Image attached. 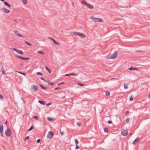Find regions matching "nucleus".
<instances>
[{
	"label": "nucleus",
	"instance_id": "obj_1",
	"mask_svg": "<svg viewBox=\"0 0 150 150\" xmlns=\"http://www.w3.org/2000/svg\"><path fill=\"white\" fill-rule=\"evenodd\" d=\"M117 51H115L114 53L113 54H109L106 57V58L108 59H115L117 57Z\"/></svg>",
	"mask_w": 150,
	"mask_h": 150
},
{
	"label": "nucleus",
	"instance_id": "obj_2",
	"mask_svg": "<svg viewBox=\"0 0 150 150\" xmlns=\"http://www.w3.org/2000/svg\"><path fill=\"white\" fill-rule=\"evenodd\" d=\"M73 34L74 35H78L83 38H85L86 37L85 35L84 34L78 32H74Z\"/></svg>",
	"mask_w": 150,
	"mask_h": 150
},
{
	"label": "nucleus",
	"instance_id": "obj_3",
	"mask_svg": "<svg viewBox=\"0 0 150 150\" xmlns=\"http://www.w3.org/2000/svg\"><path fill=\"white\" fill-rule=\"evenodd\" d=\"M0 132L1 137H3L4 134L3 132V126L2 122L0 121Z\"/></svg>",
	"mask_w": 150,
	"mask_h": 150
},
{
	"label": "nucleus",
	"instance_id": "obj_4",
	"mask_svg": "<svg viewBox=\"0 0 150 150\" xmlns=\"http://www.w3.org/2000/svg\"><path fill=\"white\" fill-rule=\"evenodd\" d=\"M54 135L53 132L52 131H50L47 134V137L48 138L51 139L52 138Z\"/></svg>",
	"mask_w": 150,
	"mask_h": 150
},
{
	"label": "nucleus",
	"instance_id": "obj_5",
	"mask_svg": "<svg viewBox=\"0 0 150 150\" xmlns=\"http://www.w3.org/2000/svg\"><path fill=\"white\" fill-rule=\"evenodd\" d=\"M5 134L8 137H9L11 135V132L10 129L9 128H7L5 132Z\"/></svg>",
	"mask_w": 150,
	"mask_h": 150
},
{
	"label": "nucleus",
	"instance_id": "obj_6",
	"mask_svg": "<svg viewBox=\"0 0 150 150\" xmlns=\"http://www.w3.org/2000/svg\"><path fill=\"white\" fill-rule=\"evenodd\" d=\"M38 88L36 86L34 85H33L31 86V88L30 90L32 92H34L37 90Z\"/></svg>",
	"mask_w": 150,
	"mask_h": 150
},
{
	"label": "nucleus",
	"instance_id": "obj_7",
	"mask_svg": "<svg viewBox=\"0 0 150 150\" xmlns=\"http://www.w3.org/2000/svg\"><path fill=\"white\" fill-rule=\"evenodd\" d=\"M12 50L13 51H16L19 54H23V53L22 51L16 48H12Z\"/></svg>",
	"mask_w": 150,
	"mask_h": 150
},
{
	"label": "nucleus",
	"instance_id": "obj_8",
	"mask_svg": "<svg viewBox=\"0 0 150 150\" xmlns=\"http://www.w3.org/2000/svg\"><path fill=\"white\" fill-rule=\"evenodd\" d=\"M122 134L125 136H126L128 133V132L127 130H125L123 129H122L121 130Z\"/></svg>",
	"mask_w": 150,
	"mask_h": 150
},
{
	"label": "nucleus",
	"instance_id": "obj_9",
	"mask_svg": "<svg viewBox=\"0 0 150 150\" xmlns=\"http://www.w3.org/2000/svg\"><path fill=\"white\" fill-rule=\"evenodd\" d=\"M78 75L77 74H75V73H71L69 74H65V76H76Z\"/></svg>",
	"mask_w": 150,
	"mask_h": 150
},
{
	"label": "nucleus",
	"instance_id": "obj_10",
	"mask_svg": "<svg viewBox=\"0 0 150 150\" xmlns=\"http://www.w3.org/2000/svg\"><path fill=\"white\" fill-rule=\"evenodd\" d=\"M3 9L4 11L6 13H8L10 12V11L9 10L5 8H3Z\"/></svg>",
	"mask_w": 150,
	"mask_h": 150
},
{
	"label": "nucleus",
	"instance_id": "obj_11",
	"mask_svg": "<svg viewBox=\"0 0 150 150\" xmlns=\"http://www.w3.org/2000/svg\"><path fill=\"white\" fill-rule=\"evenodd\" d=\"M86 6L90 9H92L93 8V6L89 3H88Z\"/></svg>",
	"mask_w": 150,
	"mask_h": 150
},
{
	"label": "nucleus",
	"instance_id": "obj_12",
	"mask_svg": "<svg viewBox=\"0 0 150 150\" xmlns=\"http://www.w3.org/2000/svg\"><path fill=\"white\" fill-rule=\"evenodd\" d=\"M47 119L48 121L51 122H52L54 120V119L50 117H47Z\"/></svg>",
	"mask_w": 150,
	"mask_h": 150
},
{
	"label": "nucleus",
	"instance_id": "obj_13",
	"mask_svg": "<svg viewBox=\"0 0 150 150\" xmlns=\"http://www.w3.org/2000/svg\"><path fill=\"white\" fill-rule=\"evenodd\" d=\"M129 70H138V69L135 68V67H131L130 68H129Z\"/></svg>",
	"mask_w": 150,
	"mask_h": 150
},
{
	"label": "nucleus",
	"instance_id": "obj_14",
	"mask_svg": "<svg viewBox=\"0 0 150 150\" xmlns=\"http://www.w3.org/2000/svg\"><path fill=\"white\" fill-rule=\"evenodd\" d=\"M139 137H137L135 139V140L134 141V142H133L132 143V144H134V143L135 142H138V141L139 140Z\"/></svg>",
	"mask_w": 150,
	"mask_h": 150
},
{
	"label": "nucleus",
	"instance_id": "obj_15",
	"mask_svg": "<svg viewBox=\"0 0 150 150\" xmlns=\"http://www.w3.org/2000/svg\"><path fill=\"white\" fill-rule=\"evenodd\" d=\"M47 82L48 83L49 85H52L54 84V83L53 82H51L49 80H47Z\"/></svg>",
	"mask_w": 150,
	"mask_h": 150
},
{
	"label": "nucleus",
	"instance_id": "obj_16",
	"mask_svg": "<svg viewBox=\"0 0 150 150\" xmlns=\"http://www.w3.org/2000/svg\"><path fill=\"white\" fill-rule=\"evenodd\" d=\"M38 102L42 105H45V103L44 101L42 100H39Z\"/></svg>",
	"mask_w": 150,
	"mask_h": 150
},
{
	"label": "nucleus",
	"instance_id": "obj_17",
	"mask_svg": "<svg viewBox=\"0 0 150 150\" xmlns=\"http://www.w3.org/2000/svg\"><path fill=\"white\" fill-rule=\"evenodd\" d=\"M40 86L42 88L43 90H45L47 89V87H44L43 85L40 84Z\"/></svg>",
	"mask_w": 150,
	"mask_h": 150
},
{
	"label": "nucleus",
	"instance_id": "obj_18",
	"mask_svg": "<svg viewBox=\"0 0 150 150\" xmlns=\"http://www.w3.org/2000/svg\"><path fill=\"white\" fill-rule=\"evenodd\" d=\"M4 4L6 6H8V7H11V6L6 1H5L4 2Z\"/></svg>",
	"mask_w": 150,
	"mask_h": 150
},
{
	"label": "nucleus",
	"instance_id": "obj_19",
	"mask_svg": "<svg viewBox=\"0 0 150 150\" xmlns=\"http://www.w3.org/2000/svg\"><path fill=\"white\" fill-rule=\"evenodd\" d=\"M34 128V127H33V125H32L31 126V127H30V128L28 130V131H31V130H32Z\"/></svg>",
	"mask_w": 150,
	"mask_h": 150
},
{
	"label": "nucleus",
	"instance_id": "obj_20",
	"mask_svg": "<svg viewBox=\"0 0 150 150\" xmlns=\"http://www.w3.org/2000/svg\"><path fill=\"white\" fill-rule=\"evenodd\" d=\"M81 3L85 5H86H86L88 3H87L85 1H83L82 2H81Z\"/></svg>",
	"mask_w": 150,
	"mask_h": 150
},
{
	"label": "nucleus",
	"instance_id": "obj_21",
	"mask_svg": "<svg viewBox=\"0 0 150 150\" xmlns=\"http://www.w3.org/2000/svg\"><path fill=\"white\" fill-rule=\"evenodd\" d=\"M53 41L54 43L56 45H60V43H58V42H57L54 40V41Z\"/></svg>",
	"mask_w": 150,
	"mask_h": 150
},
{
	"label": "nucleus",
	"instance_id": "obj_22",
	"mask_svg": "<svg viewBox=\"0 0 150 150\" xmlns=\"http://www.w3.org/2000/svg\"><path fill=\"white\" fill-rule=\"evenodd\" d=\"M45 69L47 71L50 73H51V70L47 67H45Z\"/></svg>",
	"mask_w": 150,
	"mask_h": 150
},
{
	"label": "nucleus",
	"instance_id": "obj_23",
	"mask_svg": "<svg viewBox=\"0 0 150 150\" xmlns=\"http://www.w3.org/2000/svg\"><path fill=\"white\" fill-rule=\"evenodd\" d=\"M16 57H17L19 58V59H22V58H23V57H21V56H19V55H15V56Z\"/></svg>",
	"mask_w": 150,
	"mask_h": 150
},
{
	"label": "nucleus",
	"instance_id": "obj_24",
	"mask_svg": "<svg viewBox=\"0 0 150 150\" xmlns=\"http://www.w3.org/2000/svg\"><path fill=\"white\" fill-rule=\"evenodd\" d=\"M29 59V58H28V57L25 58V57H23L22 59H23V60H25V61H26V60H28Z\"/></svg>",
	"mask_w": 150,
	"mask_h": 150
},
{
	"label": "nucleus",
	"instance_id": "obj_25",
	"mask_svg": "<svg viewBox=\"0 0 150 150\" xmlns=\"http://www.w3.org/2000/svg\"><path fill=\"white\" fill-rule=\"evenodd\" d=\"M104 130L105 132H108V129L107 127H105L104 128Z\"/></svg>",
	"mask_w": 150,
	"mask_h": 150
},
{
	"label": "nucleus",
	"instance_id": "obj_26",
	"mask_svg": "<svg viewBox=\"0 0 150 150\" xmlns=\"http://www.w3.org/2000/svg\"><path fill=\"white\" fill-rule=\"evenodd\" d=\"M25 43L26 44H27L28 46H31V44L29 43H28L27 41H25Z\"/></svg>",
	"mask_w": 150,
	"mask_h": 150
},
{
	"label": "nucleus",
	"instance_id": "obj_27",
	"mask_svg": "<svg viewBox=\"0 0 150 150\" xmlns=\"http://www.w3.org/2000/svg\"><path fill=\"white\" fill-rule=\"evenodd\" d=\"M17 72L19 74L24 75V76L26 75V74L25 73L22 72L21 71H17Z\"/></svg>",
	"mask_w": 150,
	"mask_h": 150
},
{
	"label": "nucleus",
	"instance_id": "obj_28",
	"mask_svg": "<svg viewBox=\"0 0 150 150\" xmlns=\"http://www.w3.org/2000/svg\"><path fill=\"white\" fill-rule=\"evenodd\" d=\"M77 84L78 85H79V86H84L85 85L84 84L81 83H78Z\"/></svg>",
	"mask_w": 150,
	"mask_h": 150
},
{
	"label": "nucleus",
	"instance_id": "obj_29",
	"mask_svg": "<svg viewBox=\"0 0 150 150\" xmlns=\"http://www.w3.org/2000/svg\"><path fill=\"white\" fill-rule=\"evenodd\" d=\"M22 0L23 1V4H25L27 3V0Z\"/></svg>",
	"mask_w": 150,
	"mask_h": 150
},
{
	"label": "nucleus",
	"instance_id": "obj_30",
	"mask_svg": "<svg viewBox=\"0 0 150 150\" xmlns=\"http://www.w3.org/2000/svg\"><path fill=\"white\" fill-rule=\"evenodd\" d=\"M105 95L106 96H108L110 95V93L108 91H106L105 92Z\"/></svg>",
	"mask_w": 150,
	"mask_h": 150
},
{
	"label": "nucleus",
	"instance_id": "obj_31",
	"mask_svg": "<svg viewBox=\"0 0 150 150\" xmlns=\"http://www.w3.org/2000/svg\"><path fill=\"white\" fill-rule=\"evenodd\" d=\"M37 53H40V54H44V53L43 52L41 51H38L37 52Z\"/></svg>",
	"mask_w": 150,
	"mask_h": 150
},
{
	"label": "nucleus",
	"instance_id": "obj_32",
	"mask_svg": "<svg viewBox=\"0 0 150 150\" xmlns=\"http://www.w3.org/2000/svg\"><path fill=\"white\" fill-rule=\"evenodd\" d=\"M33 119H35L36 120H38V117L36 115H33Z\"/></svg>",
	"mask_w": 150,
	"mask_h": 150
},
{
	"label": "nucleus",
	"instance_id": "obj_33",
	"mask_svg": "<svg viewBox=\"0 0 150 150\" xmlns=\"http://www.w3.org/2000/svg\"><path fill=\"white\" fill-rule=\"evenodd\" d=\"M98 22H102L103 21V20L101 18H98Z\"/></svg>",
	"mask_w": 150,
	"mask_h": 150
},
{
	"label": "nucleus",
	"instance_id": "obj_34",
	"mask_svg": "<svg viewBox=\"0 0 150 150\" xmlns=\"http://www.w3.org/2000/svg\"><path fill=\"white\" fill-rule=\"evenodd\" d=\"M75 144H76V145H77L79 143L78 141L77 140V139H76L75 140Z\"/></svg>",
	"mask_w": 150,
	"mask_h": 150
},
{
	"label": "nucleus",
	"instance_id": "obj_35",
	"mask_svg": "<svg viewBox=\"0 0 150 150\" xmlns=\"http://www.w3.org/2000/svg\"><path fill=\"white\" fill-rule=\"evenodd\" d=\"M96 18H95V17L93 16H92L91 17V19H92V20H93L95 21L96 20Z\"/></svg>",
	"mask_w": 150,
	"mask_h": 150
},
{
	"label": "nucleus",
	"instance_id": "obj_36",
	"mask_svg": "<svg viewBox=\"0 0 150 150\" xmlns=\"http://www.w3.org/2000/svg\"><path fill=\"white\" fill-rule=\"evenodd\" d=\"M76 124L79 127L81 125V123L80 122H77Z\"/></svg>",
	"mask_w": 150,
	"mask_h": 150
},
{
	"label": "nucleus",
	"instance_id": "obj_37",
	"mask_svg": "<svg viewBox=\"0 0 150 150\" xmlns=\"http://www.w3.org/2000/svg\"><path fill=\"white\" fill-rule=\"evenodd\" d=\"M14 32L15 34L17 35H18V34H19L18 33V31L16 30L14 31Z\"/></svg>",
	"mask_w": 150,
	"mask_h": 150
},
{
	"label": "nucleus",
	"instance_id": "obj_38",
	"mask_svg": "<svg viewBox=\"0 0 150 150\" xmlns=\"http://www.w3.org/2000/svg\"><path fill=\"white\" fill-rule=\"evenodd\" d=\"M36 74L38 75H42V74L40 72H38L36 73Z\"/></svg>",
	"mask_w": 150,
	"mask_h": 150
},
{
	"label": "nucleus",
	"instance_id": "obj_39",
	"mask_svg": "<svg viewBox=\"0 0 150 150\" xmlns=\"http://www.w3.org/2000/svg\"><path fill=\"white\" fill-rule=\"evenodd\" d=\"M133 98L132 96H131L130 97L129 100L130 101H132L133 100Z\"/></svg>",
	"mask_w": 150,
	"mask_h": 150
},
{
	"label": "nucleus",
	"instance_id": "obj_40",
	"mask_svg": "<svg viewBox=\"0 0 150 150\" xmlns=\"http://www.w3.org/2000/svg\"><path fill=\"white\" fill-rule=\"evenodd\" d=\"M129 121V118L128 117H127L126 120V122L127 123H128Z\"/></svg>",
	"mask_w": 150,
	"mask_h": 150
},
{
	"label": "nucleus",
	"instance_id": "obj_41",
	"mask_svg": "<svg viewBox=\"0 0 150 150\" xmlns=\"http://www.w3.org/2000/svg\"><path fill=\"white\" fill-rule=\"evenodd\" d=\"M124 88L127 89V85L126 86L125 84V83H124Z\"/></svg>",
	"mask_w": 150,
	"mask_h": 150
},
{
	"label": "nucleus",
	"instance_id": "obj_42",
	"mask_svg": "<svg viewBox=\"0 0 150 150\" xmlns=\"http://www.w3.org/2000/svg\"><path fill=\"white\" fill-rule=\"evenodd\" d=\"M3 99V97L2 95H0V100H2Z\"/></svg>",
	"mask_w": 150,
	"mask_h": 150
},
{
	"label": "nucleus",
	"instance_id": "obj_43",
	"mask_svg": "<svg viewBox=\"0 0 150 150\" xmlns=\"http://www.w3.org/2000/svg\"><path fill=\"white\" fill-rule=\"evenodd\" d=\"M40 79H41V80H43L45 82H47V80H45V79H44V78L43 77H41Z\"/></svg>",
	"mask_w": 150,
	"mask_h": 150
},
{
	"label": "nucleus",
	"instance_id": "obj_44",
	"mask_svg": "<svg viewBox=\"0 0 150 150\" xmlns=\"http://www.w3.org/2000/svg\"><path fill=\"white\" fill-rule=\"evenodd\" d=\"M29 138V136H27L26 137L25 139V141L26 140H28Z\"/></svg>",
	"mask_w": 150,
	"mask_h": 150
},
{
	"label": "nucleus",
	"instance_id": "obj_45",
	"mask_svg": "<svg viewBox=\"0 0 150 150\" xmlns=\"http://www.w3.org/2000/svg\"><path fill=\"white\" fill-rule=\"evenodd\" d=\"M48 38L50 39V40H52L53 41H54V39H53L51 37H48Z\"/></svg>",
	"mask_w": 150,
	"mask_h": 150
},
{
	"label": "nucleus",
	"instance_id": "obj_46",
	"mask_svg": "<svg viewBox=\"0 0 150 150\" xmlns=\"http://www.w3.org/2000/svg\"><path fill=\"white\" fill-rule=\"evenodd\" d=\"M40 141H41L40 139H38L37 140V142L38 143H39L40 142Z\"/></svg>",
	"mask_w": 150,
	"mask_h": 150
},
{
	"label": "nucleus",
	"instance_id": "obj_47",
	"mask_svg": "<svg viewBox=\"0 0 150 150\" xmlns=\"http://www.w3.org/2000/svg\"><path fill=\"white\" fill-rule=\"evenodd\" d=\"M136 51L137 52H145L144 51H140V50H136Z\"/></svg>",
	"mask_w": 150,
	"mask_h": 150
},
{
	"label": "nucleus",
	"instance_id": "obj_48",
	"mask_svg": "<svg viewBox=\"0 0 150 150\" xmlns=\"http://www.w3.org/2000/svg\"><path fill=\"white\" fill-rule=\"evenodd\" d=\"M18 36L19 37H21L22 38L23 37L19 33V34H18Z\"/></svg>",
	"mask_w": 150,
	"mask_h": 150
},
{
	"label": "nucleus",
	"instance_id": "obj_49",
	"mask_svg": "<svg viewBox=\"0 0 150 150\" xmlns=\"http://www.w3.org/2000/svg\"><path fill=\"white\" fill-rule=\"evenodd\" d=\"M129 112L128 111H126L125 112V114L127 115L129 113Z\"/></svg>",
	"mask_w": 150,
	"mask_h": 150
},
{
	"label": "nucleus",
	"instance_id": "obj_50",
	"mask_svg": "<svg viewBox=\"0 0 150 150\" xmlns=\"http://www.w3.org/2000/svg\"><path fill=\"white\" fill-rule=\"evenodd\" d=\"M60 134L61 136H62L64 134V132H62L60 133Z\"/></svg>",
	"mask_w": 150,
	"mask_h": 150
},
{
	"label": "nucleus",
	"instance_id": "obj_51",
	"mask_svg": "<svg viewBox=\"0 0 150 150\" xmlns=\"http://www.w3.org/2000/svg\"><path fill=\"white\" fill-rule=\"evenodd\" d=\"M79 147L77 145L76 146V147L75 148V149H79Z\"/></svg>",
	"mask_w": 150,
	"mask_h": 150
},
{
	"label": "nucleus",
	"instance_id": "obj_52",
	"mask_svg": "<svg viewBox=\"0 0 150 150\" xmlns=\"http://www.w3.org/2000/svg\"><path fill=\"white\" fill-rule=\"evenodd\" d=\"M108 123L109 124H111L112 123V122L110 120H109L108 121Z\"/></svg>",
	"mask_w": 150,
	"mask_h": 150
},
{
	"label": "nucleus",
	"instance_id": "obj_53",
	"mask_svg": "<svg viewBox=\"0 0 150 150\" xmlns=\"http://www.w3.org/2000/svg\"><path fill=\"white\" fill-rule=\"evenodd\" d=\"M59 89H61V88L60 87H57V88H55L54 89V90H57Z\"/></svg>",
	"mask_w": 150,
	"mask_h": 150
},
{
	"label": "nucleus",
	"instance_id": "obj_54",
	"mask_svg": "<svg viewBox=\"0 0 150 150\" xmlns=\"http://www.w3.org/2000/svg\"><path fill=\"white\" fill-rule=\"evenodd\" d=\"M64 82H61L60 83H59L57 84V85H60V84H64Z\"/></svg>",
	"mask_w": 150,
	"mask_h": 150
},
{
	"label": "nucleus",
	"instance_id": "obj_55",
	"mask_svg": "<svg viewBox=\"0 0 150 150\" xmlns=\"http://www.w3.org/2000/svg\"><path fill=\"white\" fill-rule=\"evenodd\" d=\"M2 74H3L4 75L5 74V71L4 70H2Z\"/></svg>",
	"mask_w": 150,
	"mask_h": 150
},
{
	"label": "nucleus",
	"instance_id": "obj_56",
	"mask_svg": "<svg viewBox=\"0 0 150 150\" xmlns=\"http://www.w3.org/2000/svg\"><path fill=\"white\" fill-rule=\"evenodd\" d=\"M51 103H48L47 104H46V105L47 106H48L49 105H51Z\"/></svg>",
	"mask_w": 150,
	"mask_h": 150
},
{
	"label": "nucleus",
	"instance_id": "obj_57",
	"mask_svg": "<svg viewBox=\"0 0 150 150\" xmlns=\"http://www.w3.org/2000/svg\"><path fill=\"white\" fill-rule=\"evenodd\" d=\"M98 18H96V20L95 21L98 22Z\"/></svg>",
	"mask_w": 150,
	"mask_h": 150
},
{
	"label": "nucleus",
	"instance_id": "obj_58",
	"mask_svg": "<svg viewBox=\"0 0 150 150\" xmlns=\"http://www.w3.org/2000/svg\"><path fill=\"white\" fill-rule=\"evenodd\" d=\"M7 123H8V122L7 121H6L5 122V124H6V125H7Z\"/></svg>",
	"mask_w": 150,
	"mask_h": 150
},
{
	"label": "nucleus",
	"instance_id": "obj_59",
	"mask_svg": "<svg viewBox=\"0 0 150 150\" xmlns=\"http://www.w3.org/2000/svg\"><path fill=\"white\" fill-rule=\"evenodd\" d=\"M148 98L150 99V94L149 95Z\"/></svg>",
	"mask_w": 150,
	"mask_h": 150
},
{
	"label": "nucleus",
	"instance_id": "obj_60",
	"mask_svg": "<svg viewBox=\"0 0 150 150\" xmlns=\"http://www.w3.org/2000/svg\"><path fill=\"white\" fill-rule=\"evenodd\" d=\"M1 1L4 2V0H0Z\"/></svg>",
	"mask_w": 150,
	"mask_h": 150
},
{
	"label": "nucleus",
	"instance_id": "obj_61",
	"mask_svg": "<svg viewBox=\"0 0 150 150\" xmlns=\"http://www.w3.org/2000/svg\"><path fill=\"white\" fill-rule=\"evenodd\" d=\"M72 5H73V6L74 7V3H72Z\"/></svg>",
	"mask_w": 150,
	"mask_h": 150
},
{
	"label": "nucleus",
	"instance_id": "obj_62",
	"mask_svg": "<svg viewBox=\"0 0 150 150\" xmlns=\"http://www.w3.org/2000/svg\"><path fill=\"white\" fill-rule=\"evenodd\" d=\"M132 135V133H130V134H129V135Z\"/></svg>",
	"mask_w": 150,
	"mask_h": 150
},
{
	"label": "nucleus",
	"instance_id": "obj_63",
	"mask_svg": "<svg viewBox=\"0 0 150 150\" xmlns=\"http://www.w3.org/2000/svg\"><path fill=\"white\" fill-rule=\"evenodd\" d=\"M16 20H14V21H16Z\"/></svg>",
	"mask_w": 150,
	"mask_h": 150
}]
</instances>
